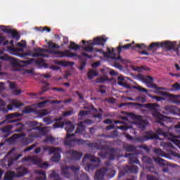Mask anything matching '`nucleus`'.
Wrapping results in <instances>:
<instances>
[{
    "label": "nucleus",
    "instance_id": "obj_18",
    "mask_svg": "<svg viewBox=\"0 0 180 180\" xmlns=\"http://www.w3.org/2000/svg\"><path fill=\"white\" fill-rule=\"evenodd\" d=\"M4 33H7L8 34H11V37L13 39H15L16 41H19V39H20V35H19V33H18V31H15L12 29H8L4 28L2 30Z\"/></svg>",
    "mask_w": 180,
    "mask_h": 180
},
{
    "label": "nucleus",
    "instance_id": "obj_16",
    "mask_svg": "<svg viewBox=\"0 0 180 180\" xmlns=\"http://www.w3.org/2000/svg\"><path fill=\"white\" fill-rule=\"evenodd\" d=\"M86 160H89L90 162H94L95 164H101V162H102V160H101L99 158H96V156L91 154H86L84 155L82 159L83 164H85V161H86Z\"/></svg>",
    "mask_w": 180,
    "mask_h": 180
},
{
    "label": "nucleus",
    "instance_id": "obj_12",
    "mask_svg": "<svg viewBox=\"0 0 180 180\" xmlns=\"http://www.w3.org/2000/svg\"><path fill=\"white\" fill-rule=\"evenodd\" d=\"M69 160L79 161L82 158V152H78L74 150H70L66 152Z\"/></svg>",
    "mask_w": 180,
    "mask_h": 180
},
{
    "label": "nucleus",
    "instance_id": "obj_29",
    "mask_svg": "<svg viewBox=\"0 0 180 180\" xmlns=\"http://www.w3.org/2000/svg\"><path fill=\"white\" fill-rule=\"evenodd\" d=\"M117 157H119V152H117V150L112 148H110L108 151V158L109 160H113L115 158H117Z\"/></svg>",
    "mask_w": 180,
    "mask_h": 180
},
{
    "label": "nucleus",
    "instance_id": "obj_7",
    "mask_svg": "<svg viewBox=\"0 0 180 180\" xmlns=\"http://www.w3.org/2000/svg\"><path fill=\"white\" fill-rule=\"evenodd\" d=\"M146 48V44H135L134 41H133L131 44H127L126 45L124 46H120L117 48V53L118 55L120 56V53H122V50H129V49H131L132 50H137V49L139 50H143V49Z\"/></svg>",
    "mask_w": 180,
    "mask_h": 180
},
{
    "label": "nucleus",
    "instance_id": "obj_52",
    "mask_svg": "<svg viewBox=\"0 0 180 180\" xmlns=\"http://www.w3.org/2000/svg\"><path fill=\"white\" fill-rule=\"evenodd\" d=\"M106 175H107V176H109L110 178H113V176H115V175H116V171H115L114 169H108Z\"/></svg>",
    "mask_w": 180,
    "mask_h": 180
},
{
    "label": "nucleus",
    "instance_id": "obj_31",
    "mask_svg": "<svg viewBox=\"0 0 180 180\" xmlns=\"http://www.w3.org/2000/svg\"><path fill=\"white\" fill-rule=\"evenodd\" d=\"M85 146L89 147L90 148H96V150H101L102 149V146H101V143H92L90 141H88V140H86Z\"/></svg>",
    "mask_w": 180,
    "mask_h": 180
},
{
    "label": "nucleus",
    "instance_id": "obj_19",
    "mask_svg": "<svg viewBox=\"0 0 180 180\" xmlns=\"http://www.w3.org/2000/svg\"><path fill=\"white\" fill-rule=\"evenodd\" d=\"M113 63H114V67L115 68H117L118 70H123V66L119 63H124L123 59H122V56H119L118 57L116 56H112L111 57Z\"/></svg>",
    "mask_w": 180,
    "mask_h": 180
},
{
    "label": "nucleus",
    "instance_id": "obj_30",
    "mask_svg": "<svg viewBox=\"0 0 180 180\" xmlns=\"http://www.w3.org/2000/svg\"><path fill=\"white\" fill-rule=\"evenodd\" d=\"M124 171L126 174H137L139 172V167L137 166H126L124 167Z\"/></svg>",
    "mask_w": 180,
    "mask_h": 180
},
{
    "label": "nucleus",
    "instance_id": "obj_4",
    "mask_svg": "<svg viewBox=\"0 0 180 180\" xmlns=\"http://www.w3.org/2000/svg\"><path fill=\"white\" fill-rule=\"evenodd\" d=\"M75 137V134H68L64 141L65 146L74 147V146H85L86 141L78 139Z\"/></svg>",
    "mask_w": 180,
    "mask_h": 180
},
{
    "label": "nucleus",
    "instance_id": "obj_41",
    "mask_svg": "<svg viewBox=\"0 0 180 180\" xmlns=\"http://www.w3.org/2000/svg\"><path fill=\"white\" fill-rule=\"evenodd\" d=\"M16 129L15 131L16 133H20V131H23L25 130V124H23L22 122H18L15 124Z\"/></svg>",
    "mask_w": 180,
    "mask_h": 180
},
{
    "label": "nucleus",
    "instance_id": "obj_26",
    "mask_svg": "<svg viewBox=\"0 0 180 180\" xmlns=\"http://www.w3.org/2000/svg\"><path fill=\"white\" fill-rule=\"evenodd\" d=\"M96 53H100V54H102L104 57H107L108 54L115 56L116 53L115 52V49H112L110 50V49L108 48L107 49V52L103 51V49H96Z\"/></svg>",
    "mask_w": 180,
    "mask_h": 180
},
{
    "label": "nucleus",
    "instance_id": "obj_47",
    "mask_svg": "<svg viewBox=\"0 0 180 180\" xmlns=\"http://www.w3.org/2000/svg\"><path fill=\"white\" fill-rule=\"evenodd\" d=\"M139 148H141V150H144L147 154H150V151H151V147L147 146V145H140L139 146Z\"/></svg>",
    "mask_w": 180,
    "mask_h": 180
},
{
    "label": "nucleus",
    "instance_id": "obj_28",
    "mask_svg": "<svg viewBox=\"0 0 180 180\" xmlns=\"http://www.w3.org/2000/svg\"><path fill=\"white\" fill-rule=\"evenodd\" d=\"M23 104L18 102L17 101H12L9 105H7L8 110H13V109L20 108Z\"/></svg>",
    "mask_w": 180,
    "mask_h": 180
},
{
    "label": "nucleus",
    "instance_id": "obj_56",
    "mask_svg": "<svg viewBox=\"0 0 180 180\" xmlns=\"http://www.w3.org/2000/svg\"><path fill=\"white\" fill-rule=\"evenodd\" d=\"M162 146L165 150H167V148H175V147H174V145H172V143H168V142L163 143Z\"/></svg>",
    "mask_w": 180,
    "mask_h": 180
},
{
    "label": "nucleus",
    "instance_id": "obj_3",
    "mask_svg": "<svg viewBox=\"0 0 180 180\" xmlns=\"http://www.w3.org/2000/svg\"><path fill=\"white\" fill-rule=\"evenodd\" d=\"M61 120H63V117L54 119V122H56L53 125V129H60V127H63L64 126L66 125L65 129L68 133L67 134H70V133H72V131L75 130V125H74V124H72L71 121L64 122H61Z\"/></svg>",
    "mask_w": 180,
    "mask_h": 180
},
{
    "label": "nucleus",
    "instance_id": "obj_13",
    "mask_svg": "<svg viewBox=\"0 0 180 180\" xmlns=\"http://www.w3.org/2000/svg\"><path fill=\"white\" fill-rule=\"evenodd\" d=\"M108 174V168L102 167L96 171L94 180H103Z\"/></svg>",
    "mask_w": 180,
    "mask_h": 180
},
{
    "label": "nucleus",
    "instance_id": "obj_39",
    "mask_svg": "<svg viewBox=\"0 0 180 180\" xmlns=\"http://www.w3.org/2000/svg\"><path fill=\"white\" fill-rule=\"evenodd\" d=\"M124 150H126L128 153H134L137 148L134 146V145H125L124 146Z\"/></svg>",
    "mask_w": 180,
    "mask_h": 180
},
{
    "label": "nucleus",
    "instance_id": "obj_50",
    "mask_svg": "<svg viewBox=\"0 0 180 180\" xmlns=\"http://www.w3.org/2000/svg\"><path fill=\"white\" fill-rule=\"evenodd\" d=\"M119 136V133L117 132V130H114L113 131L110 132L108 134V139H116Z\"/></svg>",
    "mask_w": 180,
    "mask_h": 180
},
{
    "label": "nucleus",
    "instance_id": "obj_27",
    "mask_svg": "<svg viewBox=\"0 0 180 180\" xmlns=\"http://www.w3.org/2000/svg\"><path fill=\"white\" fill-rule=\"evenodd\" d=\"M105 43H106V39L102 37H98L94 38V42L91 44L93 46H105Z\"/></svg>",
    "mask_w": 180,
    "mask_h": 180
},
{
    "label": "nucleus",
    "instance_id": "obj_43",
    "mask_svg": "<svg viewBox=\"0 0 180 180\" xmlns=\"http://www.w3.org/2000/svg\"><path fill=\"white\" fill-rule=\"evenodd\" d=\"M94 122H92L90 119H86L82 122L79 123L78 127H84V124H87L88 126H91Z\"/></svg>",
    "mask_w": 180,
    "mask_h": 180
},
{
    "label": "nucleus",
    "instance_id": "obj_10",
    "mask_svg": "<svg viewBox=\"0 0 180 180\" xmlns=\"http://www.w3.org/2000/svg\"><path fill=\"white\" fill-rule=\"evenodd\" d=\"M80 168L79 166H65L62 168V175L65 176V178H72V173L77 172V171H79Z\"/></svg>",
    "mask_w": 180,
    "mask_h": 180
},
{
    "label": "nucleus",
    "instance_id": "obj_14",
    "mask_svg": "<svg viewBox=\"0 0 180 180\" xmlns=\"http://www.w3.org/2000/svg\"><path fill=\"white\" fill-rule=\"evenodd\" d=\"M157 136L153 135V132L147 131L143 136L138 137L136 139V141L138 143H144V141H147L148 140H154Z\"/></svg>",
    "mask_w": 180,
    "mask_h": 180
},
{
    "label": "nucleus",
    "instance_id": "obj_60",
    "mask_svg": "<svg viewBox=\"0 0 180 180\" xmlns=\"http://www.w3.org/2000/svg\"><path fill=\"white\" fill-rule=\"evenodd\" d=\"M32 130H37L39 133H46V127H35L32 128Z\"/></svg>",
    "mask_w": 180,
    "mask_h": 180
},
{
    "label": "nucleus",
    "instance_id": "obj_15",
    "mask_svg": "<svg viewBox=\"0 0 180 180\" xmlns=\"http://www.w3.org/2000/svg\"><path fill=\"white\" fill-rule=\"evenodd\" d=\"M22 115L19 112H13L11 114H8L6 115V120L7 123H18L20 120L16 119V120H12L15 119V117H22Z\"/></svg>",
    "mask_w": 180,
    "mask_h": 180
},
{
    "label": "nucleus",
    "instance_id": "obj_21",
    "mask_svg": "<svg viewBox=\"0 0 180 180\" xmlns=\"http://www.w3.org/2000/svg\"><path fill=\"white\" fill-rule=\"evenodd\" d=\"M34 51H35L31 56L32 57H49V55L43 53L46 51V49L41 48L34 49Z\"/></svg>",
    "mask_w": 180,
    "mask_h": 180
},
{
    "label": "nucleus",
    "instance_id": "obj_25",
    "mask_svg": "<svg viewBox=\"0 0 180 180\" xmlns=\"http://www.w3.org/2000/svg\"><path fill=\"white\" fill-rule=\"evenodd\" d=\"M125 157H128L129 158V164H136L137 165H140V160L137 158L136 154H125Z\"/></svg>",
    "mask_w": 180,
    "mask_h": 180
},
{
    "label": "nucleus",
    "instance_id": "obj_36",
    "mask_svg": "<svg viewBox=\"0 0 180 180\" xmlns=\"http://www.w3.org/2000/svg\"><path fill=\"white\" fill-rule=\"evenodd\" d=\"M153 136V134H152ZM154 136H156L155 139H159L158 136H163V137H168V133L164 131V130L161 128H159L156 131V134H154Z\"/></svg>",
    "mask_w": 180,
    "mask_h": 180
},
{
    "label": "nucleus",
    "instance_id": "obj_6",
    "mask_svg": "<svg viewBox=\"0 0 180 180\" xmlns=\"http://www.w3.org/2000/svg\"><path fill=\"white\" fill-rule=\"evenodd\" d=\"M49 53L53 54L56 58H63V57H68L69 58H74V57H76V58H78L79 60L82 58V56L72 53L70 50H65V51H49Z\"/></svg>",
    "mask_w": 180,
    "mask_h": 180
},
{
    "label": "nucleus",
    "instance_id": "obj_49",
    "mask_svg": "<svg viewBox=\"0 0 180 180\" xmlns=\"http://www.w3.org/2000/svg\"><path fill=\"white\" fill-rule=\"evenodd\" d=\"M13 129V126L12 125H7L1 128V131L3 133H11V130Z\"/></svg>",
    "mask_w": 180,
    "mask_h": 180
},
{
    "label": "nucleus",
    "instance_id": "obj_40",
    "mask_svg": "<svg viewBox=\"0 0 180 180\" xmlns=\"http://www.w3.org/2000/svg\"><path fill=\"white\" fill-rule=\"evenodd\" d=\"M98 157H101L104 160V158H109V151L106 150H102L98 153Z\"/></svg>",
    "mask_w": 180,
    "mask_h": 180
},
{
    "label": "nucleus",
    "instance_id": "obj_38",
    "mask_svg": "<svg viewBox=\"0 0 180 180\" xmlns=\"http://www.w3.org/2000/svg\"><path fill=\"white\" fill-rule=\"evenodd\" d=\"M174 111L175 107L174 105H167L165 107L164 113H166V115H169L174 113Z\"/></svg>",
    "mask_w": 180,
    "mask_h": 180
},
{
    "label": "nucleus",
    "instance_id": "obj_1",
    "mask_svg": "<svg viewBox=\"0 0 180 180\" xmlns=\"http://www.w3.org/2000/svg\"><path fill=\"white\" fill-rule=\"evenodd\" d=\"M15 148H13L6 155L4 159L0 160L1 167L6 169H8L13 165L15 161H18L19 158L22 157V154H18L15 151Z\"/></svg>",
    "mask_w": 180,
    "mask_h": 180
},
{
    "label": "nucleus",
    "instance_id": "obj_46",
    "mask_svg": "<svg viewBox=\"0 0 180 180\" xmlns=\"http://www.w3.org/2000/svg\"><path fill=\"white\" fill-rule=\"evenodd\" d=\"M153 153H155L156 155H160V157H165V153L164 150H161L160 148H155L153 150Z\"/></svg>",
    "mask_w": 180,
    "mask_h": 180
},
{
    "label": "nucleus",
    "instance_id": "obj_22",
    "mask_svg": "<svg viewBox=\"0 0 180 180\" xmlns=\"http://www.w3.org/2000/svg\"><path fill=\"white\" fill-rule=\"evenodd\" d=\"M152 115L154 116V117H157L158 122L160 124V126H164V122H167V117L162 115L159 112H155Z\"/></svg>",
    "mask_w": 180,
    "mask_h": 180
},
{
    "label": "nucleus",
    "instance_id": "obj_63",
    "mask_svg": "<svg viewBox=\"0 0 180 180\" xmlns=\"http://www.w3.org/2000/svg\"><path fill=\"white\" fill-rule=\"evenodd\" d=\"M146 180H159V179H158V178L155 177V176H153L151 174H147Z\"/></svg>",
    "mask_w": 180,
    "mask_h": 180
},
{
    "label": "nucleus",
    "instance_id": "obj_33",
    "mask_svg": "<svg viewBox=\"0 0 180 180\" xmlns=\"http://www.w3.org/2000/svg\"><path fill=\"white\" fill-rule=\"evenodd\" d=\"M83 44H84V51H87L88 53H92V51H96V49H94V47H92V46H91V44L89 43V41H86L85 40L82 41ZM87 43V44H86Z\"/></svg>",
    "mask_w": 180,
    "mask_h": 180
},
{
    "label": "nucleus",
    "instance_id": "obj_44",
    "mask_svg": "<svg viewBox=\"0 0 180 180\" xmlns=\"http://www.w3.org/2000/svg\"><path fill=\"white\" fill-rule=\"evenodd\" d=\"M142 161L144 164H147L148 165H153V159L148 156H143L142 158Z\"/></svg>",
    "mask_w": 180,
    "mask_h": 180
},
{
    "label": "nucleus",
    "instance_id": "obj_57",
    "mask_svg": "<svg viewBox=\"0 0 180 180\" xmlns=\"http://www.w3.org/2000/svg\"><path fill=\"white\" fill-rule=\"evenodd\" d=\"M94 165H92V163H89L87 164L85 167H84V169L85 171H87L88 172L89 171H94Z\"/></svg>",
    "mask_w": 180,
    "mask_h": 180
},
{
    "label": "nucleus",
    "instance_id": "obj_59",
    "mask_svg": "<svg viewBox=\"0 0 180 180\" xmlns=\"http://www.w3.org/2000/svg\"><path fill=\"white\" fill-rule=\"evenodd\" d=\"M9 88L11 91H15L18 88V84L13 82H9Z\"/></svg>",
    "mask_w": 180,
    "mask_h": 180
},
{
    "label": "nucleus",
    "instance_id": "obj_62",
    "mask_svg": "<svg viewBox=\"0 0 180 180\" xmlns=\"http://www.w3.org/2000/svg\"><path fill=\"white\" fill-rule=\"evenodd\" d=\"M146 169L147 171L151 172V174H157V172H155V168L153 166L147 167Z\"/></svg>",
    "mask_w": 180,
    "mask_h": 180
},
{
    "label": "nucleus",
    "instance_id": "obj_42",
    "mask_svg": "<svg viewBox=\"0 0 180 180\" xmlns=\"http://www.w3.org/2000/svg\"><path fill=\"white\" fill-rule=\"evenodd\" d=\"M87 77L89 79H94V77H98V72L90 69L87 74Z\"/></svg>",
    "mask_w": 180,
    "mask_h": 180
},
{
    "label": "nucleus",
    "instance_id": "obj_32",
    "mask_svg": "<svg viewBox=\"0 0 180 180\" xmlns=\"http://www.w3.org/2000/svg\"><path fill=\"white\" fill-rule=\"evenodd\" d=\"M161 47L160 46V42H153L149 46H146L143 49H147L148 51H157L158 49H160Z\"/></svg>",
    "mask_w": 180,
    "mask_h": 180
},
{
    "label": "nucleus",
    "instance_id": "obj_48",
    "mask_svg": "<svg viewBox=\"0 0 180 180\" xmlns=\"http://www.w3.org/2000/svg\"><path fill=\"white\" fill-rule=\"evenodd\" d=\"M69 49H70V50H75V51H77V50H79V49H81V46L77 45V44H75V42L71 41V42H70V46H69Z\"/></svg>",
    "mask_w": 180,
    "mask_h": 180
},
{
    "label": "nucleus",
    "instance_id": "obj_17",
    "mask_svg": "<svg viewBox=\"0 0 180 180\" xmlns=\"http://www.w3.org/2000/svg\"><path fill=\"white\" fill-rule=\"evenodd\" d=\"M23 63L26 65H30L32 64H36L37 65H44V64H46V62L43 58H38L37 60L34 58H31L28 60L24 61Z\"/></svg>",
    "mask_w": 180,
    "mask_h": 180
},
{
    "label": "nucleus",
    "instance_id": "obj_53",
    "mask_svg": "<svg viewBox=\"0 0 180 180\" xmlns=\"http://www.w3.org/2000/svg\"><path fill=\"white\" fill-rule=\"evenodd\" d=\"M76 180H91V179L89 178V176L85 173H82L80 175V179L77 178Z\"/></svg>",
    "mask_w": 180,
    "mask_h": 180
},
{
    "label": "nucleus",
    "instance_id": "obj_64",
    "mask_svg": "<svg viewBox=\"0 0 180 180\" xmlns=\"http://www.w3.org/2000/svg\"><path fill=\"white\" fill-rule=\"evenodd\" d=\"M172 88H174L176 91H180V84L178 82L174 83L172 85Z\"/></svg>",
    "mask_w": 180,
    "mask_h": 180
},
{
    "label": "nucleus",
    "instance_id": "obj_51",
    "mask_svg": "<svg viewBox=\"0 0 180 180\" xmlns=\"http://www.w3.org/2000/svg\"><path fill=\"white\" fill-rule=\"evenodd\" d=\"M154 79L151 76H146L144 79V82L147 85H150V84H153Z\"/></svg>",
    "mask_w": 180,
    "mask_h": 180
},
{
    "label": "nucleus",
    "instance_id": "obj_11",
    "mask_svg": "<svg viewBox=\"0 0 180 180\" xmlns=\"http://www.w3.org/2000/svg\"><path fill=\"white\" fill-rule=\"evenodd\" d=\"M39 137H40V134L38 132H31L27 137L22 139L21 143L22 146H29V144L34 141L35 139H39Z\"/></svg>",
    "mask_w": 180,
    "mask_h": 180
},
{
    "label": "nucleus",
    "instance_id": "obj_23",
    "mask_svg": "<svg viewBox=\"0 0 180 180\" xmlns=\"http://www.w3.org/2000/svg\"><path fill=\"white\" fill-rule=\"evenodd\" d=\"M27 172H29L27 168L23 166H19L17 168V174H15L16 178H22V176H25Z\"/></svg>",
    "mask_w": 180,
    "mask_h": 180
},
{
    "label": "nucleus",
    "instance_id": "obj_61",
    "mask_svg": "<svg viewBox=\"0 0 180 180\" xmlns=\"http://www.w3.org/2000/svg\"><path fill=\"white\" fill-rule=\"evenodd\" d=\"M49 86H50V84L46 83L45 86L42 87V91L39 94V95H41L42 94H44L46 91H49Z\"/></svg>",
    "mask_w": 180,
    "mask_h": 180
},
{
    "label": "nucleus",
    "instance_id": "obj_24",
    "mask_svg": "<svg viewBox=\"0 0 180 180\" xmlns=\"http://www.w3.org/2000/svg\"><path fill=\"white\" fill-rule=\"evenodd\" d=\"M44 143L52 144L53 146H58V139L54 138L53 136L49 135L44 139Z\"/></svg>",
    "mask_w": 180,
    "mask_h": 180
},
{
    "label": "nucleus",
    "instance_id": "obj_20",
    "mask_svg": "<svg viewBox=\"0 0 180 180\" xmlns=\"http://www.w3.org/2000/svg\"><path fill=\"white\" fill-rule=\"evenodd\" d=\"M0 60H1V61H11V67L19 66V63H18V61H16V60L12 58V57L11 56H8L7 55L0 56Z\"/></svg>",
    "mask_w": 180,
    "mask_h": 180
},
{
    "label": "nucleus",
    "instance_id": "obj_34",
    "mask_svg": "<svg viewBox=\"0 0 180 180\" xmlns=\"http://www.w3.org/2000/svg\"><path fill=\"white\" fill-rule=\"evenodd\" d=\"M16 178V174L13 171H7L4 176V180H12Z\"/></svg>",
    "mask_w": 180,
    "mask_h": 180
},
{
    "label": "nucleus",
    "instance_id": "obj_55",
    "mask_svg": "<svg viewBox=\"0 0 180 180\" xmlns=\"http://www.w3.org/2000/svg\"><path fill=\"white\" fill-rule=\"evenodd\" d=\"M154 161L155 162H158V164H159L160 165H165V163H164L165 162V160H164V159L161 158H155Z\"/></svg>",
    "mask_w": 180,
    "mask_h": 180
},
{
    "label": "nucleus",
    "instance_id": "obj_8",
    "mask_svg": "<svg viewBox=\"0 0 180 180\" xmlns=\"http://www.w3.org/2000/svg\"><path fill=\"white\" fill-rule=\"evenodd\" d=\"M34 162V164H39V168H44L47 169L49 167H50V164L47 163V162H44L40 163V160L35 156H27L22 158V162Z\"/></svg>",
    "mask_w": 180,
    "mask_h": 180
},
{
    "label": "nucleus",
    "instance_id": "obj_45",
    "mask_svg": "<svg viewBox=\"0 0 180 180\" xmlns=\"http://www.w3.org/2000/svg\"><path fill=\"white\" fill-rule=\"evenodd\" d=\"M148 124V121L147 120H139V129H141L142 130H144V129H146V126Z\"/></svg>",
    "mask_w": 180,
    "mask_h": 180
},
{
    "label": "nucleus",
    "instance_id": "obj_58",
    "mask_svg": "<svg viewBox=\"0 0 180 180\" xmlns=\"http://www.w3.org/2000/svg\"><path fill=\"white\" fill-rule=\"evenodd\" d=\"M48 46L49 49H60V47L58 44L53 43L51 41L48 43Z\"/></svg>",
    "mask_w": 180,
    "mask_h": 180
},
{
    "label": "nucleus",
    "instance_id": "obj_35",
    "mask_svg": "<svg viewBox=\"0 0 180 180\" xmlns=\"http://www.w3.org/2000/svg\"><path fill=\"white\" fill-rule=\"evenodd\" d=\"M35 174H37L39 175V176L37 177L38 180H46L47 176L46 175V172L43 170H37L35 171Z\"/></svg>",
    "mask_w": 180,
    "mask_h": 180
},
{
    "label": "nucleus",
    "instance_id": "obj_2",
    "mask_svg": "<svg viewBox=\"0 0 180 180\" xmlns=\"http://www.w3.org/2000/svg\"><path fill=\"white\" fill-rule=\"evenodd\" d=\"M130 81H131V79L127 77L120 76L117 78V84L120 86H123L127 89H131V88H134V89H137L139 92H144V94L148 93V90L143 88L141 86H130Z\"/></svg>",
    "mask_w": 180,
    "mask_h": 180
},
{
    "label": "nucleus",
    "instance_id": "obj_5",
    "mask_svg": "<svg viewBox=\"0 0 180 180\" xmlns=\"http://www.w3.org/2000/svg\"><path fill=\"white\" fill-rule=\"evenodd\" d=\"M44 151H48L49 154H53V156L51 157V161L52 162H58L61 160V151L63 149L61 148H56L51 146H44Z\"/></svg>",
    "mask_w": 180,
    "mask_h": 180
},
{
    "label": "nucleus",
    "instance_id": "obj_54",
    "mask_svg": "<svg viewBox=\"0 0 180 180\" xmlns=\"http://www.w3.org/2000/svg\"><path fill=\"white\" fill-rule=\"evenodd\" d=\"M156 106H157V104H155V103L145 104V108H146L147 109H152L153 110H155Z\"/></svg>",
    "mask_w": 180,
    "mask_h": 180
},
{
    "label": "nucleus",
    "instance_id": "obj_37",
    "mask_svg": "<svg viewBox=\"0 0 180 180\" xmlns=\"http://www.w3.org/2000/svg\"><path fill=\"white\" fill-rule=\"evenodd\" d=\"M169 99L174 103H180V96L169 94Z\"/></svg>",
    "mask_w": 180,
    "mask_h": 180
},
{
    "label": "nucleus",
    "instance_id": "obj_9",
    "mask_svg": "<svg viewBox=\"0 0 180 180\" xmlns=\"http://www.w3.org/2000/svg\"><path fill=\"white\" fill-rule=\"evenodd\" d=\"M22 113H25V115H29L30 113H35L39 116V117H44V116H47L49 115V111L47 110H36V109L31 108L30 106L25 107L22 110Z\"/></svg>",
    "mask_w": 180,
    "mask_h": 180
}]
</instances>
